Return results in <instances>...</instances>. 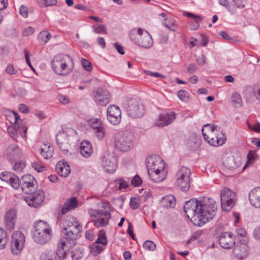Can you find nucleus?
I'll return each instance as SVG.
<instances>
[{
    "mask_svg": "<svg viewBox=\"0 0 260 260\" xmlns=\"http://www.w3.org/2000/svg\"><path fill=\"white\" fill-rule=\"evenodd\" d=\"M164 24L169 30L172 31H175L176 30V22L174 19H165Z\"/></svg>",
    "mask_w": 260,
    "mask_h": 260,
    "instance_id": "obj_39",
    "label": "nucleus"
},
{
    "mask_svg": "<svg viewBox=\"0 0 260 260\" xmlns=\"http://www.w3.org/2000/svg\"><path fill=\"white\" fill-rule=\"evenodd\" d=\"M32 168L38 172H42L44 170L45 166L44 165L38 161H35L32 164Z\"/></svg>",
    "mask_w": 260,
    "mask_h": 260,
    "instance_id": "obj_50",
    "label": "nucleus"
},
{
    "mask_svg": "<svg viewBox=\"0 0 260 260\" xmlns=\"http://www.w3.org/2000/svg\"><path fill=\"white\" fill-rule=\"evenodd\" d=\"M217 209L216 202L209 198L190 200L186 202L184 206L187 216L191 217L193 223L199 226L212 219L216 214Z\"/></svg>",
    "mask_w": 260,
    "mask_h": 260,
    "instance_id": "obj_1",
    "label": "nucleus"
},
{
    "mask_svg": "<svg viewBox=\"0 0 260 260\" xmlns=\"http://www.w3.org/2000/svg\"><path fill=\"white\" fill-rule=\"evenodd\" d=\"M94 30L95 32L99 34L106 32V26L104 25H100L94 27Z\"/></svg>",
    "mask_w": 260,
    "mask_h": 260,
    "instance_id": "obj_54",
    "label": "nucleus"
},
{
    "mask_svg": "<svg viewBox=\"0 0 260 260\" xmlns=\"http://www.w3.org/2000/svg\"><path fill=\"white\" fill-rule=\"evenodd\" d=\"M111 185H114V186L119 190L125 189L128 186L127 183L122 179H119L115 180L113 182L110 184Z\"/></svg>",
    "mask_w": 260,
    "mask_h": 260,
    "instance_id": "obj_37",
    "label": "nucleus"
},
{
    "mask_svg": "<svg viewBox=\"0 0 260 260\" xmlns=\"http://www.w3.org/2000/svg\"><path fill=\"white\" fill-rule=\"evenodd\" d=\"M220 201L222 209L229 212L231 210L237 202L236 193L231 189L224 187L220 192Z\"/></svg>",
    "mask_w": 260,
    "mask_h": 260,
    "instance_id": "obj_9",
    "label": "nucleus"
},
{
    "mask_svg": "<svg viewBox=\"0 0 260 260\" xmlns=\"http://www.w3.org/2000/svg\"><path fill=\"white\" fill-rule=\"evenodd\" d=\"M202 133L205 140L213 146H221L225 143L224 134L217 125L207 124L203 126Z\"/></svg>",
    "mask_w": 260,
    "mask_h": 260,
    "instance_id": "obj_5",
    "label": "nucleus"
},
{
    "mask_svg": "<svg viewBox=\"0 0 260 260\" xmlns=\"http://www.w3.org/2000/svg\"><path fill=\"white\" fill-rule=\"evenodd\" d=\"M131 183L134 186H138L142 183V180L138 175H136L131 180Z\"/></svg>",
    "mask_w": 260,
    "mask_h": 260,
    "instance_id": "obj_51",
    "label": "nucleus"
},
{
    "mask_svg": "<svg viewBox=\"0 0 260 260\" xmlns=\"http://www.w3.org/2000/svg\"><path fill=\"white\" fill-rule=\"evenodd\" d=\"M121 112L120 108L116 105H110L107 109V117L110 123L117 125L121 121Z\"/></svg>",
    "mask_w": 260,
    "mask_h": 260,
    "instance_id": "obj_21",
    "label": "nucleus"
},
{
    "mask_svg": "<svg viewBox=\"0 0 260 260\" xmlns=\"http://www.w3.org/2000/svg\"><path fill=\"white\" fill-rule=\"evenodd\" d=\"M197 70V66L194 63H190L187 68V71L190 74H193Z\"/></svg>",
    "mask_w": 260,
    "mask_h": 260,
    "instance_id": "obj_63",
    "label": "nucleus"
},
{
    "mask_svg": "<svg viewBox=\"0 0 260 260\" xmlns=\"http://www.w3.org/2000/svg\"><path fill=\"white\" fill-rule=\"evenodd\" d=\"M39 152L44 159H47L52 157L53 149L49 144H44L39 149Z\"/></svg>",
    "mask_w": 260,
    "mask_h": 260,
    "instance_id": "obj_35",
    "label": "nucleus"
},
{
    "mask_svg": "<svg viewBox=\"0 0 260 260\" xmlns=\"http://www.w3.org/2000/svg\"><path fill=\"white\" fill-rule=\"evenodd\" d=\"M248 250L249 247L247 243L240 242L235 246L233 253L239 259H243L248 255Z\"/></svg>",
    "mask_w": 260,
    "mask_h": 260,
    "instance_id": "obj_27",
    "label": "nucleus"
},
{
    "mask_svg": "<svg viewBox=\"0 0 260 260\" xmlns=\"http://www.w3.org/2000/svg\"><path fill=\"white\" fill-rule=\"evenodd\" d=\"M21 152L18 147L14 144L10 145L5 152L6 156L9 159H15L20 157Z\"/></svg>",
    "mask_w": 260,
    "mask_h": 260,
    "instance_id": "obj_29",
    "label": "nucleus"
},
{
    "mask_svg": "<svg viewBox=\"0 0 260 260\" xmlns=\"http://www.w3.org/2000/svg\"><path fill=\"white\" fill-rule=\"evenodd\" d=\"M3 113L7 119L11 124H15L16 123H18L22 124V123H24L23 120L20 118L19 114L15 111L6 109L4 111Z\"/></svg>",
    "mask_w": 260,
    "mask_h": 260,
    "instance_id": "obj_30",
    "label": "nucleus"
},
{
    "mask_svg": "<svg viewBox=\"0 0 260 260\" xmlns=\"http://www.w3.org/2000/svg\"><path fill=\"white\" fill-rule=\"evenodd\" d=\"M86 237L90 241H93L94 239L95 235L92 231L88 230L86 232Z\"/></svg>",
    "mask_w": 260,
    "mask_h": 260,
    "instance_id": "obj_61",
    "label": "nucleus"
},
{
    "mask_svg": "<svg viewBox=\"0 0 260 260\" xmlns=\"http://www.w3.org/2000/svg\"><path fill=\"white\" fill-rule=\"evenodd\" d=\"M56 170L58 174L61 177H66L71 173L70 166L67 165V162H64V161H63L62 164H61V161L57 164L56 166Z\"/></svg>",
    "mask_w": 260,
    "mask_h": 260,
    "instance_id": "obj_34",
    "label": "nucleus"
},
{
    "mask_svg": "<svg viewBox=\"0 0 260 260\" xmlns=\"http://www.w3.org/2000/svg\"><path fill=\"white\" fill-rule=\"evenodd\" d=\"M24 53L25 54V59H26V61L27 63V64L29 66V67L34 71H35V69L34 68H33V67L32 66L31 63H30V59H29V52L28 51L26 50V49H25L24 50Z\"/></svg>",
    "mask_w": 260,
    "mask_h": 260,
    "instance_id": "obj_58",
    "label": "nucleus"
},
{
    "mask_svg": "<svg viewBox=\"0 0 260 260\" xmlns=\"http://www.w3.org/2000/svg\"><path fill=\"white\" fill-rule=\"evenodd\" d=\"M51 38V35L47 31H43L40 32L38 37L39 42L42 44H46Z\"/></svg>",
    "mask_w": 260,
    "mask_h": 260,
    "instance_id": "obj_38",
    "label": "nucleus"
},
{
    "mask_svg": "<svg viewBox=\"0 0 260 260\" xmlns=\"http://www.w3.org/2000/svg\"><path fill=\"white\" fill-rule=\"evenodd\" d=\"M81 63L84 69L87 71H90L92 67L90 62L85 58H83L81 60Z\"/></svg>",
    "mask_w": 260,
    "mask_h": 260,
    "instance_id": "obj_52",
    "label": "nucleus"
},
{
    "mask_svg": "<svg viewBox=\"0 0 260 260\" xmlns=\"http://www.w3.org/2000/svg\"><path fill=\"white\" fill-rule=\"evenodd\" d=\"M145 163L148 172L165 167V164L162 158L156 154L147 156Z\"/></svg>",
    "mask_w": 260,
    "mask_h": 260,
    "instance_id": "obj_18",
    "label": "nucleus"
},
{
    "mask_svg": "<svg viewBox=\"0 0 260 260\" xmlns=\"http://www.w3.org/2000/svg\"><path fill=\"white\" fill-rule=\"evenodd\" d=\"M25 238L20 231H15L12 235L10 249L14 255L19 254L23 248Z\"/></svg>",
    "mask_w": 260,
    "mask_h": 260,
    "instance_id": "obj_13",
    "label": "nucleus"
},
{
    "mask_svg": "<svg viewBox=\"0 0 260 260\" xmlns=\"http://www.w3.org/2000/svg\"><path fill=\"white\" fill-rule=\"evenodd\" d=\"M236 239L235 236L229 232L221 235L219 238V243L224 249H230L235 245Z\"/></svg>",
    "mask_w": 260,
    "mask_h": 260,
    "instance_id": "obj_24",
    "label": "nucleus"
},
{
    "mask_svg": "<svg viewBox=\"0 0 260 260\" xmlns=\"http://www.w3.org/2000/svg\"><path fill=\"white\" fill-rule=\"evenodd\" d=\"M78 205L77 199L75 197H72L67 200L62 209L61 212L63 214H65L69 211L77 208Z\"/></svg>",
    "mask_w": 260,
    "mask_h": 260,
    "instance_id": "obj_32",
    "label": "nucleus"
},
{
    "mask_svg": "<svg viewBox=\"0 0 260 260\" xmlns=\"http://www.w3.org/2000/svg\"><path fill=\"white\" fill-rule=\"evenodd\" d=\"M129 38L135 44L144 48H150L153 45V40L150 34L141 28L131 30L129 32Z\"/></svg>",
    "mask_w": 260,
    "mask_h": 260,
    "instance_id": "obj_6",
    "label": "nucleus"
},
{
    "mask_svg": "<svg viewBox=\"0 0 260 260\" xmlns=\"http://www.w3.org/2000/svg\"><path fill=\"white\" fill-rule=\"evenodd\" d=\"M32 239L37 243L45 244L48 243L53 237L51 226L46 221L39 220L35 222Z\"/></svg>",
    "mask_w": 260,
    "mask_h": 260,
    "instance_id": "obj_4",
    "label": "nucleus"
},
{
    "mask_svg": "<svg viewBox=\"0 0 260 260\" xmlns=\"http://www.w3.org/2000/svg\"><path fill=\"white\" fill-rule=\"evenodd\" d=\"M126 109L129 116L134 118L141 117L145 113L144 105L135 99H131L128 101Z\"/></svg>",
    "mask_w": 260,
    "mask_h": 260,
    "instance_id": "obj_12",
    "label": "nucleus"
},
{
    "mask_svg": "<svg viewBox=\"0 0 260 260\" xmlns=\"http://www.w3.org/2000/svg\"><path fill=\"white\" fill-rule=\"evenodd\" d=\"M6 72L10 75H14L17 73V71L15 70L12 64H9L7 66L6 69Z\"/></svg>",
    "mask_w": 260,
    "mask_h": 260,
    "instance_id": "obj_55",
    "label": "nucleus"
},
{
    "mask_svg": "<svg viewBox=\"0 0 260 260\" xmlns=\"http://www.w3.org/2000/svg\"><path fill=\"white\" fill-rule=\"evenodd\" d=\"M190 170L186 167H181L176 175L175 185L181 190H187L190 187Z\"/></svg>",
    "mask_w": 260,
    "mask_h": 260,
    "instance_id": "obj_10",
    "label": "nucleus"
},
{
    "mask_svg": "<svg viewBox=\"0 0 260 260\" xmlns=\"http://www.w3.org/2000/svg\"><path fill=\"white\" fill-rule=\"evenodd\" d=\"M102 207L105 209L97 210L94 211L95 219L93 220L94 225L98 228L105 226L108 223L111 218L110 213V208L109 204L106 203L103 204Z\"/></svg>",
    "mask_w": 260,
    "mask_h": 260,
    "instance_id": "obj_11",
    "label": "nucleus"
},
{
    "mask_svg": "<svg viewBox=\"0 0 260 260\" xmlns=\"http://www.w3.org/2000/svg\"><path fill=\"white\" fill-rule=\"evenodd\" d=\"M183 14L189 18H192L196 21L194 23L190 26V28L191 29L196 30L199 27L200 25L199 22L202 21L203 18L202 16L195 15L193 13L187 12H184Z\"/></svg>",
    "mask_w": 260,
    "mask_h": 260,
    "instance_id": "obj_36",
    "label": "nucleus"
},
{
    "mask_svg": "<svg viewBox=\"0 0 260 260\" xmlns=\"http://www.w3.org/2000/svg\"><path fill=\"white\" fill-rule=\"evenodd\" d=\"M16 218L17 212L15 209H10L6 213L4 220L8 230L11 231L14 229Z\"/></svg>",
    "mask_w": 260,
    "mask_h": 260,
    "instance_id": "obj_26",
    "label": "nucleus"
},
{
    "mask_svg": "<svg viewBox=\"0 0 260 260\" xmlns=\"http://www.w3.org/2000/svg\"><path fill=\"white\" fill-rule=\"evenodd\" d=\"M59 101L63 105H67L70 103V99L66 95L60 94L58 95Z\"/></svg>",
    "mask_w": 260,
    "mask_h": 260,
    "instance_id": "obj_53",
    "label": "nucleus"
},
{
    "mask_svg": "<svg viewBox=\"0 0 260 260\" xmlns=\"http://www.w3.org/2000/svg\"><path fill=\"white\" fill-rule=\"evenodd\" d=\"M24 200L28 206L33 208H37L41 206L45 199V193L42 190L37 192L27 193Z\"/></svg>",
    "mask_w": 260,
    "mask_h": 260,
    "instance_id": "obj_17",
    "label": "nucleus"
},
{
    "mask_svg": "<svg viewBox=\"0 0 260 260\" xmlns=\"http://www.w3.org/2000/svg\"><path fill=\"white\" fill-rule=\"evenodd\" d=\"M176 199L172 194H168L162 197L160 200L161 207L166 209L173 208L176 205Z\"/></svg>",
    "mask_w": 260,
    "mask_h": 260,
    "instance_id": "obj_31",
    "label": "nucleus"
},
{
    "mask_svg": "<svg viewBox=\"0 0 260 260\" xmlns=\"http://www.w3.org/2000/svg\"><path fill=\"white\" fill-rule=\"evenodd\" d=\"M7 243L6 233L4 230L0 229V248H3Z\"/></svg>",
    "mask_w": 260,
    "mask_h": 260,
    "instance_id": "obj_45",
    "label": "nucleus"
},
{
    "mask_svg": "<svg viewBox=\"0 0 260 260\" xmlns=\"http://www.w3.org/2000/svg\"><path fill=\"white\" fill-rule=\"evenodd\" d=\"M107 244V240L105 232L101 230L98 234V238L90 246L91 254L94 256L100 254L105 249Z\"/></svg>",
    "mask_w": 260,
    "mask_h": 260,
    "instance_id": "obj_14",
    "label": "nucleus"
},
{
    "mask_svg": "<svg viewBox=\"0 0 260 260\" xmlns=\"http://www.w3.org/2000/svg\"><path fill=\"white\" fill-rule=\"evenodd\" d=\"M135 138L133 133L125 131L119 133L115 139L116 148L121 151H127L135 145Z\"/></svg>",
    "mask_w": 260,
    "mask_h": 260,
    "instance_id": "obj_8",
    "label": "nucleus"
},
{
    "mask_svg": "<svg viewBox=\"0 0 260 260\" xmlns=\"http://www.w3.org/2000/svg\"><path fill=\"white\" fill-rule=\"evenodd\" d=\"M51 65L54 72L62 76H68L74 69L72 58L65 54H59L54 56L51 61Z\"/></svg>",
    "mask_w": 260,
    "mask_h": 260,
    "instance_id": "obj_3",
    "label": "nucleus"
},
{
    "mask_svg": "<svg viewBox=\"0 0 260 260\" xmlns=\"http://www.w3.org/2000/svg\"><path fill=\"white\" fill-rule=\"evenodd\" d=\"M19 12L20 15L24 18L28 16L27 8L24 6H21L19 8Z\"/></svg>",
    "mask_w": 260,
    "mask_h": 260,
    "instance_id": "obj_57",
    "label": "nucleus"
},
{
    "mask_svg": "<svg viewBox=\"0 0 260 260\" xmlns=\"http://www.w3.org/2000/svg\"><path fill=\"white\" fill-rule=\"evenodd\" d=\"M249 199L253 206L260 208V187L252 189L249 193Z\"/></svg>",
    "mask_w": 260,
    "mask_h": 260,
    "instance_id": "obj_28",
    "label": "nucleus"
},
{
    "mask_svg": "<svg viewBox=\"0 0 260 260\" xmlns=\"http://www.w3.org/2000/svg\"><path fill=\"white\" fill-rule=\"evenodd\" d=\"M232 102L234 104L236 107H241L242 105V99L240 95L237 93H233L232 96Z\"/></svg>",
    "mask_w": 260,
    "mask_h": 260,
    "instance_id": "obj_41",
    "label": "nucleus"
},
{
    "mask_svg": "<svg viewBox=\"0 0 260 260\" xmlns=\"http://www.w3.org/2000/svg\"><path fill=\"white\" fill-rule=\"evenodd\" d=\"M102 165L107 172L112 173L117 167L116 158L113 154L106 153L102 157Z\"/></svg>",
    "mask_w": 260,
    "mask_h": 260,
    "instance_id": "obj_19",
    "label": "nucleus"
},
{
    "mask_svg": "<svg viewBox=\"0 0 260 260\" xmlns=\"http://www.w3.org/2000/svg\"><path fill=\"white\" fill-rule=\"evenodd\" d=\"M89 123L95 136L100 140L103 139L106 133L101 121L97 118H93L90 120Z\"/></svg>",
    "mask_w": 260,
    "mask_h": 260,
    "instance_id": "obj_23",
    "label": "nucleus"
},
{
    "mask_svg": "<svg viewBox=\"0 0 260 260\" xmlns=\"http://www.w3.org/2000/svg\"><path fill=\"white\" fill-rule=\"evenodd\" d=\"M18 108H19V111L22 113H26L29 112L28 107L24 104H20L19 105Z\"/></svg>",
    "mask_w": 260,
    "mask_h": 260,
    "instance_id": "obj_62",
    "label": "nucleus"
},
{
    "mask_svg": "<svg viewBox=\"0 0 260 260\" xmlns=\"http://www.w3.org/2000/svg\"><path fill=\"white\" fill-rule=\"evenodd\" d=\"M62 233L63 237L58 244L59 250L66 252L76 244V240L80 236L82 227L76 218L67 217L62 222Z\"/></svg>",
    "mask_w": 260,
    "mask_h": 260,
    "instance_id": "obj_2",
    "label": "nucleus"
},
{
    "mask_svg": "<svg viewBox=\"0 0 260 260\" xmlns=\"http://www.w3.org/2000/svg\"><path fill=\"white\" fill-rule=\"evenodd\" d=\"M27 128L24 123H16L14 125H11L8 126L7 131L10 136L13 138L16 141L18 142V135L19 134L23 139L26 138V133Z\"/></svg>",
    "mask_w": 260,
    "mask_h": 260,
    "instance_id": "obj_16",
    "label": "nucleus"
},
{
    "mask_svg": "<svg viewBox=\"0 0 260 260\" xmlns=\"http://www.w3.org/2000/svg\"><path fill=\"white\" fill-rule=\"evenodd\" d=\"M234 3L236 7L238 9H242L245 7L247 0H232Z\"/></svg>",
    "mask_w": 260,
    "mask_h": 260,
    "instance_id": "obj_49",
    "label": "nucleus"
},
{
    "mask_svg": "<svg viewBox=\"0 0 260 260\" xmlns=\"http://www.w3.org/2000/svg\"><path fill=\"white\" fill-rule=\"evenodd\" d=\"M176 115L173 112L160 114L155 119L154 125L158 127H164L171 124L175 119Z\"/></svg>",
    "mask_w": 260,
    "mask_h": 260,
    "instance_id": "obj_22",
    "label": "nucleus"
},
{
    "mask_svg": "<svg viewBox=\"0 0 260 260\" xmlns=\"http://www.w3.org/2000/svg\"><path fill=\"white\" fill-rule=\"evenodd\" d=\"M206 58L204 55L202 54L197 59V61L198 63L200 66H203L206 63Z\"/></svg>",
    "mask_w": 260,
    "mask_h": 260,
    "instance_id": "obj_64",
    "label": "nucleus"
},
{
    "mask_svg": "<svg viewBox=\"0 0 260 260\" xmlns=\"http://www.w3.org/2000/svg\"><path fill=\"white\" fill-rule=\"evenodd\" d=\"M25 167V164L22 161H17L13 166V169L16 172H21Z\"/></svg>",
    "mask_w": 260,
    "mask_h": 260,
    "instance_id": "obj_47",
    "label": "nucleus"
},
{
    "mask_svg": "<svg viewBox=\"0 0 260 260\" xmlns=\"http://www.w3.org/2000/svg\"><path fill=\"white\" fill-rule=\"evenodd\" d=\"M14 173L8 172H4L0 174V179L7 183H9L11 181V179L13 176Z\"/></svg>",
    "mask_w": 260,
    "mask_h": 260,
    "instance_id": "obj_43",
    "label": "nucleus"
},
{
    "mask_svg": "<svg viewBox=\"0 0 260 260\" xmlns=\"http://www.w3.org/2000/svg\"><path fill=\"white\" fill-rule=\"evenodd\" d=\"M34 32V28L32 27H27L22 32V35L24 36H28L32 35Z\"/></svg>",
    "mask_w": 260,
    "mask_h": 260,
    "instance_id": "obj_56",
    "label": "nucleus"
},
{
    "mask_svg": "<svg viewBox=\"0 0 260 260\" xmlns=\"http://www.w3.org/2000/svg\"><path fill=\"white\" fill-rule=\"evenodd\" d=\"M178 97L183 102H187L189 100V93L184 90H180L178 91Z\"/></svg>",
    "mask_w": 260,
    "mask_h": 260,
    "instance_id": "obj_42",
    "label": "nucleus"
},
{
    "mask_svg": "<svg viewBox=\"0 0 260 260\" xmlns=\"http://www.w3.org/2000/svg\"><path fill=\"white\" fill-rule=\"evenodd\" d=\"M113 45L119 54L121 55H123L124 54V48L121 45L119 44L118 43H114Z\"/></svg>",
    "mask_w": 260,
    "mask_h": 260,
    "instance_id": "obj_60",
    "label": "nucleus"
},
{
    "mask_svg": "<svg viewBox=\"0 0 260 260\" xmlns=\"http://www.w3.org/2000/svg\"><path fill=\"white\" fill-rule=\"evenodd\" d=\"M131 207L133 209H137L139 207V204L136 198L131 199L130 201Z\"/></svg>",
    "mask_w": 260,
    "mask_h": 260,
    "instance_id": "obj_59",
    "label": "nucleus"
},
{
    "mask_svg": "<svg viewBox=\"0 0 260 260\" xmlns=\"http://www.w3.org/2000/svg\"><path fill=\"white\" fill-rule=\"evenodd\" d=\"M94 101L100 106H105L110 101L109 92L102 88H98L93 93Z\"/></svg>",
    "mask_w": 260,
    "mask_h": 260,
    "instance_id": "obj_20",
    "label": "nucleus"
},
{
    "mask_svg": "<svg viewBox=\"0 0 260 260\" xmlns=\"http://www.w3.org/2000/svg\"><path fill=\"white\" fill-rule=\"evenodd\" d=\"M167 174L168 172L166 167L148 172L150 179L155 183H160L164 181L167 177Z\"/></svg>",
    "mask_w": 260,
    "mask_h": 260,
    "instance_id": "obj_25",
    "label": "nucleus"
},
{
    "mask_svg": "<svg viewBox=\"0 0 260 260\" xmlns=\"http://www.w3.org/2000/svg\"><path fill=\"white\" fill-rule=\"evenodd\" d=\"M80 151L81 154L84 157L88 158L93 152L92 147L88 141H83L80 145Z\"/></svg>",
    "mask_w": 260,
    "mask_h": 260,
    "instance_id": "obj_33",
    "label": "nucleus"
},
{
    "mask_svg": "<svg viewBox=\"0 0 260 260\" xmlns=\"http://www.w3.org/2000/svg\"><path fill=\"white\" fill-rule=\"evenodd\" d=\"M78 138L76 131L73 128H68L57 134L56 141L60 150L68 152L71 144L77 141Z\"/></svg>",
    "mask_w": 260,
    "mask_h": 260,
    "instance_id": "obj_7",
    "label": "nucleus"
},
{
    "mask_svg": "<svg viewBox=\"0 0 260 260\" xmlns=\"http://www.w3.org/2000/svg\"><path fill=\"white\" fill-rule=\"evenodd\" d=\"M8 184L14 189H17L20 186V180L16 175L14 174Z\"/></svg>",
    "mask_w": 260,
    "mask_h": 260,
    "instance_id": "obj_40",
    "label": "nucleus"
},
{
    "mask_svg": "<svg viewBox=\"0 0 260 260\" xmlns=\"http://www.w3.org/2000/svg\"><path fill=\"white\" fill-rule=\"evenodd\" d=\"M220 5L224 7L231 14H234L235 11L231 9L230 2L228 0H218Z\"/></svg>",
    "mask_w": 260,
    "mask_h": 260,
    "instance_id": "obj_46",
    "label": "nucleus"
},
{
    "mask_svg": "<svg viewBox=\"0 0 260 260\" xmlns=\"http://www.w3.org/2000/svg\"><path fill=\"white\" fill-rule=\"evenodd\" d=\"M20 186L26 193H33L36 191L38 186L35 178L31 175L23 176L20 179Z\"/></svg>",
    "mask_w": 260,
    "mask_h": 260,
    "instance_id": "obj_15",
    "label": "nucleus"
},
{
    "mask_svg": "<svg viewBox=\"0 0 260 260\" xmlns=\"http://www.w3.org/2000/svg\"><path fill=\"white\" fill-rule=\"evenodd\" d=\"M144 248L150 251H154L156 249L155 244L151 241H146L143 244Z\"/></svg>",
    "mask_w": 260,
    "mask_h": 260,
    "instance_id": "obj_44",
    "label": "nucleus"
},
{
    "mask_svg": "<svg viewBox=\"0 0 260 260\" xmlns=\"http://www.w3.org/2000/svg\"><path fill=\"white\" fill-rule=\"evenodd\" d=\"M40 260H56V257L54 254L44 252L41 255Z\"/></svg>",
    "mask_w": 260,
    "mask_h": 260,
    "instance_id": "obj_48",
    "label": "nucleus"
}]
</instances>
